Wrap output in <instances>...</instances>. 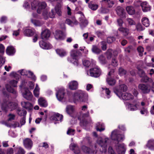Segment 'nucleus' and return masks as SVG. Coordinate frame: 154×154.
Instances as JSON below:
<instances>
[{"label": "nucleus", "mask_w": 154, "mask_h": 154, "mask_svg": "<svg viewBox=\"0 0 154 154\" xmlns=\"http://www.w3.org/2000/svg\"><path fill=\"white\" fill-rule=\"evenodd\" d=\"M18 82L17 81L15 80H12L9 82V84H6V88L7 90L9 92L11 93L14 94H16L17 91L14 89L12 87H14L17 86V84Z\"/></svg>", "instance_id": "6"}, {"label": "nucleus", "mask_w": 154, "mask_h": 154, "mask_svg": "<svg viewBox=\"0 0 154 154\" xmlns=\"http://www.w3.org/2000/svg\"><path fill=\"white\" fill-rule=\"evenodd\" d=\"M15 149L17 150V154H25L26 152L24 149L20 146H17Z\"/></svg>", "instance_id": "44"}, {"label": "nucleus", "mask_w": 154, "mask_h": 154, "mask_svg": "<svg viewBox=\"0 0 154 154\" xmlns=\"http://www.w3.org/2000/svg\"><path fill=\"white\" fill-rule=\"evenodd\" d=\"M138 88L141 92L143 94H147L149 93L151 89L150 85L147 84H140L138 85Z\"/></svg>", "instance_id": "7"}, {"label": "nucleus", "mask_w": 154, "mask_h": 154, "mask_svg": "<svg viewBox=\"0 0 154 154\" xmlns=\"http://www.w3.org/2000/svg\"><path fill=\"white\" fill-rule=\"evenodd\" d=\"M31 8L32 10H36L37 7L38 6L37 10L38 13L40 14L44 8H45L46 6V4L45 2H38L34 0L31 3Z\"/></svg>", "instance_id": "2"}, {"label": "nucleus", "mask_w": 154, "mask_h": 154, "mask_svg": "<svg viewBox=\"0 0 154 154\" xmlns=\"http://www.w3.org/2000/svg\"><path fill=\"white\" fill-rule=\"evenodd\" d=\"M102 89L103 90H104L105 89V92L106 94V96L107 97V98H109L110 97V91L109 90V88H102Z\"/></svg>", "instance_id": "53"}, {"label": "nucleus", "mask_w": 154, "mask_h": 154, "mask_svg": "<svg viewBox=\"0 0 154 154\" xmlns=\"http://www.w3.org/2000/svg\"><path fill=\"white\" fill-rule=\"evenodd\" d=\"M140 6L143 12H146L151 10V7L146 2H143L141 3Z\"/></svg>", "instance_id": "19"}, {"label": "nucleus", "mask_w": 154, "mask_h": 154, "mask_svg": "<svg viewBox=\"0 0 154 154\" xmlns=\"http://www.w3.org/2000/svg\"><path fill=\"white\" fill-rule=\"evenodd\" d=\"M26 117L25 116H23L22 118H21L20 123L21 124V126L24 125L26 123Z\"/></svg>", "instance_id": "64"}, {"label": "nucleus", "mask_w": 154, "mask_h": 154, "mask_svg": "<svg viewBox=\"0 0 154 154\" xmlns=\"http://www.w3.org/2000/svg\"><path fill=\"white\" fill-rule=\"evenodd\" d=\"M127 71L122 67H120L119 69V74L120 75L122 76L125 75Z\"/></svg>", "instance_id": "48"}, {"label": "nucleus", "mask_w": 154, "mask_h": 154, "mask_svg": "<svg viewBox=\"0 0 154 154\" xmlns=\"http://www.w3.org/2000/svg\"><path fill=\"white\" fill-rule=\"evenodd\" d=\"M87 97V94L84 91L79 90L74 94V98L78 101L83 102L84 99Z\"/></svg>", "instance_id": "5"}, {"label": "nucleus", "mask_w": 154, "mask_h": 154, "mask_svg": "<svg viewBox=\"0 0 154 154\" xmlns=\"http://www.w3.org/2000/svg\"><path fill=\"white\" fill-rule=\"evenodd\" d=\"M146 146L149 149L152 150H154V140L151 139L149 140Z\"/></svg>", "instance_id": "30"}, {"label": "nucleus", "mask_w": 154, "mask_h": 154, "mask_svg": "<svg viewBox=\"0 0 154 154\" xmlns=\"http://www.w3.org/2000/svg\"><path fill=\"white\" fill-rule=\"evenodd\" d=\"M66 111L68 114H71L74 112V108L72 106H67L66 108Z\"/></svg>", "instance_id": "41"}, {"label": "nucleus", "mask_w": 154, "mask_h": 154, "mask_svg": "<svg viewBox=\"0 0 154 154\" xmlns=\"http://www.w3.org/2000/svg\"><path fill=\"white\" fill-rule=\"evenodd\" d=\"M141 21L142 24L146 27H148L149 25V22L148 19L147 17H144L142 19Z\"/></svg>", "instance_id": "39"}, {"label": "nucleus", "mask_w": 154, "mask_h": 154, "mask_svg": "<svg viewBox=\"0 0 154 154\" xmlns=\"http://www.w3.org/2000/svg\"><path fill=\"white\" fill-rule=\"evenodd\" d=\"M18 72L22 75H28V71L25 69L19 70Z\"/></svg>", "instance_id": "56"}, {"label": "nucleus", "mask_w": 154, "mask_h": 154, "mask_svg": "<svg viewBox=\"0 0 154 154\" xmlns=\"http://www.w3.org/2000/svg\"><path fill=\"white\" fill-rule=\"evenodd\" d=\"M114 72V69L112 70L111 71L109 72L108 74V76L106 79V81L108 84L111 86L114 85L116 84L115 80L112 78L110 76L111 74Z\"/></svg>", "instance_id": "14"}, {"label": "nucleus", "mask_w": 154, "mask_h": 154, "mask_svg": "<svg viewBox=\"0 0 154 154\" xmlns=\"http://www.w3.org/2000/svg\"><path fill=\"white\" fill-rule=\"evenodd\" d=\"M16 104L14 102L7 101L4 102L2 105V110L5 112L12 111L16 108Z\"/></svg>", "instance_id": "3"}, {"label": "nucleus", "mask_w": 154, "mask_h": 154, "mask_svg": "<svg viewBox=\"0 0 154 154\" xmlns=\"http://www.w3.org/2000/svg\"><path fill=\"white\" fill-rule=\"evenodd\" d=\"M96 129L97 131L101 132L105 130V128L103 123L98 122L96 124Z\"/></svg>", "instance_id": "31"}, {"label": "nucleus", "mask_w": 154, "mask_h": 154, "mask_svg": "<svg viewBox=\"0 0 154 154\" xmlns=\"http://www.w3.org/2000/svg\"><path fill=\"white\" fill-rule=\"evenodd\" d=\"M28 77L31 78L32 80L35 81L36 79L35 76L34 75L33 73L29 71H28Z\"/></svg>", "instance_id": "50"}, {"label": "nucleus", "mask_w": 154, "mask_h": 154, "mask_svg": "<svg viewBox=\"0 0 154 154\" xmlns=\"http://www.w3.org/2000/svg\"><path fill=\"white\" fill-rule=\"evenodd\" d=\"M99 61L100 63L104 64L106 63L105 58L102 55H100L98 57Z\"/></svg>", "instance_id": "45"}, {"label": "nucleus", "mask_w": 154, "mask_h": 154, "mask_svg": "<svg viewBox=\"0 0 154 154\" xmlns=\"http://www.w3.org/2000/svg\"><path fill=\"white\" fill-rule=\"evenodd\" d=\"M57 53L61 57L65 56L66 55V51L63 49H57L56 50Z\"/></svg>", "instance_id": "33"}, {"label": "nucleus", "mask_w": 154, "mask_h": 154, "mask_svg": "<svg viewBox=\"0 0 154 154\" xmlns=\"http://www.w3.org/2000/svg\"><path fill=\"white\" fill-rule=\"evenodd\" d=\"M23 144L24 147L28 149H31L32 145V141L29 138H26L23 140Z\"/></svg>", "instance_id": "15"}, {"label": "nucleus", "mask_w": 154, "mask_h": 154, "mask_svg": "<svg viewBox=\"0 0 154 154\" xmlns=\"http://www.w3.org/2000/svg\"><path fill=\"white\" fill-rule=\"evenodd\" d=\"M45 9V8H44L42 11V10L41 12H43L42 15L44 19L46 20L48 18V15L47 10Z\"/></svg>", "instance_id": "52"}, {"label": "nucleus", "mask_w": 154, "mask_h": 154, "mask_svg": "<svg viewBox=\"0 0 154 154\" xmlns=\"http://www.w3.org/2000/svg\"><path fill=\"white\" fill-rule=\"evenodd\" d=\"M17 112L19 116H23V117L26 116L27 113L26 111L24 109H18Z\"/></svg>", "instance_id": "40"}, {"label": "nucleus", "mask_w": 154, "mask_h": 154, "mask_svg": "<svg viewBox=\"0 0 154 154\" xmlns=\"http://www.w3.org/2000/svg\"><path fill=\"white\" fill-rule=\"evenodd\" d=\"M92 51L93 53L97 54H99L101 52V50L95 45L92 46Z\"/></svg>", "instance_id": "36"}, {"label": "nucleus", "mask_w": 154, "mask_h": 154, "mask_svg": "<svg viewBox=\"0 0 154 154\" xmlns=\"http://www.w3.org/2000/svg\"><path fill=\"white\" fill-rule=\"evenodd\" d=\"M39 105L43 107H46L48 105V103L45 99L43 97H40L38 100Z\"/></svg>", "instance_id": "24"}, {"label": "nucleus", "mask_w": 154, "mask_h": 154, "mask_svg": "<svg viewBox=\"0 0 154 154\" xmlns=\"http://www.w3.org/2000/svg\"><path fill=\"white\" fill-rule=\"evenodd\" d=\"M121 96L122 99L125 100H132L134 98L133 95L128 93H125L122 94H121Z\"/></svg>", "instance_id": "22"}, {"label": "nucleus", "mask_w": 154, "mask_h": 154, "mask_svg": "<svg viewBox=\"0 0 154 154\" xmlns=\"http://www.w3.org/2000/svg\"><path fill=\"white\" fill-rule=\"evenodd\" d=\"M128 109L131 111H133L137 110V107L136 105H133L131 103H129L128 104Z\"/></svg>", "instance_id": "42"}, {"label": "nucleus", "mask_w": 154, "mask_h": 154, "mask_svg": "<svg viewBox=\"0 0 154 154\" xmlns=\"http://www.w3.org/2000/svg\"><path fill=\"white\" fill-rule=\"evenodd\" d=\"M8 116L9 117V118L8 119V121H10L14 119L15 117V116L14 114L10 113L8 115Z\"/></svg>", "instance_id": "63"}, {"label": "nucleus", "mask_w": 154, "mask_h": 154, "mask_svg": "<svg viewBox=\"0 0 154 154\" xmlns=\"http://www.w3.org/2000/svg\"><path fill=\"white\" fill-rule=\"evenodd\" d=\"M127 89V87L125 84L120 85L119 86V89L115 90L114 89V92L115 94L119 98H120V95L122 92L126 91Z\"/></svg>", "instance_id": "12"}, {"label": "nucleus", "mask_w": 154, "mask_h": 154, "mask_svg": "<svg viewBox=\"0 0 154 154\" xmlns=\"http://www.w3.org/2000/svg\"><path fill=\"white\" fill-rule=\"evenodd\" d=\"M82 55L81 53L78 51L73 50L70 52L71 57H68V61L73 63L74 65L78 66L79 65L78 59Z\"/></svg>", "instance_id": "1"}, {"label": "nucleus", "mask_w": 154, "mask_h": 154, "mask_svg": "<svg viewBox=\"0 0 154 154\" xmlns=\"http://www.w3.org/2000/svg\"><path fill=\"white\" fill-rule=\"evenodd\" d=\"M127 21L128 24L131 26L134 25L136 23L132 19L130 18H127Z\"/></svg>", "instance_id": "54"}, {"label": "nucleus", "mask_w": 154, "mask_h": 154, "mask_svg": "<svg viewBox=\"0 0 154 154\" xmlns=\"http://www.w3.org/2000/svg\"><path fill=\"white\" fill-rule=\"evenodd\" d=\"M118 30L122 32L125 36H127L129 33V30L127 28L121 27L119 28Z\"/></svg>", "instance_id": "32"}, {"label": "nucleus", "mask_w": 154, "mask_h": 154, "mask_svg": "<svg viewBox=\"0 0 154 154\" xmlns=\"http://www.w3.org/2000/svg\"><path fill=\"white\" fill-rule=\"evenodd\" d=\"M50 31L48 29H45L41 32V38L43 40H47L50 37Z\"/></svg>", "instance_id": "20"}, {"label": "nucleus", "mask_w": 154, "mask_h": 154, "mask_svg": "<svg viewBox=\"0 0 154 154\" xmlns=\"http://www.w3.org/2000/svg\"><path fill=\"white\" fill-rule=\"evenodd\" d=\"M116 39L114 37H109L107 38V42L108 43L110 44L115 41Z\"/></svg>", "instance_id": "55"}, {"label": "nucleus", "mask_w": 154, "mask_h": 154, "mask_svg": "<svg viewBox=\"0 0 154 154\" xmlns=\"http://www.w3.org/2000/svg\"><path fill=\"white\" fill-rule=\"evenodd\" d=\"M89 71L90 76L95 78L99 77L101 73L100 69L97 66L90 69Z\"/></svg>", "instance_id": "9"}, {"label": "nucleus", "mask_w": 154, "mask_h": 154, "mask_svg": "<svg viewBox=\"0 0 154 154\" xmlns=\"http://www.w3.org/2000/svg\"><path fill=\"white\" fill-rule=\"evenodd\" d=\"M140 113L142 115L147 116L149 113L148 108L146 106H143L140 108Z\"/></svg>", "instance_id": "37"}, {"label": "nucleus", "mask_w": 154, "mask_h": 154, "mask_svg": "<svg viewBox=\"0 0 154 154\" xmlns=\"http://www.w3.org/2000/svg\"><path fill=\"white\" fill-rule=\"evenodd\" d=\"M78 83L75 81H72L69 84V88L71 90L76 89L78 88Z\"/></svg>", "instance_id": "25"}, {"label": "nucleus", "mask_w": 154, "mask_h": 154, "mask_svg": "<svg viewBox=\"0 0 154 154\" xmlns=\"http://www.w3.org/2000/svg\"><path fill=\"white\" fill-rule=\"evenodd\" d=\"M111 136L112 140L118 142L122 141L124 138V135L120 134L119 131L117 130H115L112 132Z\"/></svg>", "instance_id": "4"}, {"label": "nucleus", "mask_w": 154, "mask_h": 154, "mask_svg": "<svg viewBox=\"0 0 154 154\" xmlns=\"http://www.w3.org/2000/svg\"><path fill=\"white\" fill-rule=\"evenodd\" d=\"M32 22L35 26H41L42 23L40 22V21L38 20H35L31 19Z\"/></svg>", "instance_id": "49"}, {"label": "nucleus", "mask_w": 154, "mask_h": 154, "mask_svg": "<svg viewBox=\"0 0 154 154\" xmlns=\"http://www.w3.org/2000/svg\"><path fill=\"white\" fill-rule=\"evenodd\" d=\"M136 29L138 31H142L143 29L141 24L140 23H138L136 26Z\"/></svg>", "instance_id": "59"}, {"label": "nucleus", "mask_w": 154, "mask_h": 154, "mask_svg": "<svg viewBox=\"0 0 154 154\" xmlns=\"http://www.w3.org/2000/svg\"><path fill=\"white\" fill-rule=\"evenodd\" d=\"M6 52L9 55H13L15 52V50L13 46H8L6 49Z\"/></svg>", "instance_id": "29"}, {"label": "nucleus", "mask_w": 154, "mask_h": 154, "mask_svg": "<svg viewBox=\"0 0 154 154\" xmlns=\"http://www.w3.org/2000/svg\"><path fill=\"white\" fill-rule=\"evenodd\" d=\"M89 116V112L87 111L86 113L82 114V119H80V125L83 128H85L88 126V122L85 119V118Z\"/></svg>", "instance_id": "10"}, {"label": "nucleus", "mask_w": 154, "mask_h": 154, "mask_svg": "<svg viewBox=\"0 0 154 154\" xmlns=\"http://www.w3.org/2000/svg\"><path fill=\"white\" fill-rule=\"evenodd\" d=\"M56 13L54 11V10L52 9L51 12L49 13V16L51 18H54L55 17V15Z\"/></svg>", "instance_id": "60"}, {"label": "nucleus", "mask_w": 154, "mask_h": 154, "mask_svg": "<svg viewBox=\"0 0 154 154\" xmlns=\"http://www.w3.org/2000/svg\"><path fill=\"white\" fill-rule=\"evenodd\" d=\"M89 7L93 10H96L98 8V5L96 4L89 3L88 4Z\"/></svg>", "instance_id": "46"}, {"label": "nucleus", "mask_w": 154, "mask_h": 154, "mask_svg": "<svg viewBox=\"0 0 154 154\" xmlns=\"http://www.w3.org/2000/svg\"><path fill=\"white\" fill-rule=\"evenodd\" d=\"M101 45V47L103 51H105L106 49V44L105 41H102L100 43Z\"/></svg>", "instance_id": "57"}, {"label": "nucleus", "mask_w": 154, "mask_h": 154, "mask_svg": "<svg viewBox=\"0 0 154 154\" xmlns=\"http://www.w3.org/2000/svg\"><path fill=\"white\" fill-rule=\"evenodd\" d=\"M23 97L28 100H31L33 97L32 93L27 88H25L22 93Z\"/></svg>", "instance_id": "13"}, {"label": "nucleus", "mask_w": 154, "mask_h": 154, "mask_svg": "<svg viewBox=\"0 0 154 154\" xmlns=\"http://www.w3.org/2000/svg\"><path fill=\"white\" fill-rule=\"evenodd\" d=\"M69 147L70 149L73 151L75 154L80 153V149L77 144L72 143L70 145Z\"/></svg>", "instance_id": "18"}, {"label": "nucleus", "mask_w": 154, "mask_h": 154, "mask_svg": "<svg viewBox=\"0 0 154 154\" xmlns=\"http://www.w3.org/2000/svg\"><path fill=\"white\" fill-rule=\"evenodd\" d=\"M82 149L84 152L88 153H90L91 149L89 147L85 146H83L82 147Z\"/></svg>", "instance_id": "51"}, {"label": "nucleus", "mask_w": 154, "mask_h": 154, "mask_svg": "<svg viewBox=\"0 0 154 154\" xmlns=\"http://www.w3.org/2000/svg\"><path fill=\"white\" fill-rule=\"evenodd\" d=\"M54 37L56 39L60 40H63L65 38L63 32L62 31L59 30H57L56 31Z\"/></svg>", "instance_id": "16"}, {"label": "nucleus", "mask_w": 154, "mask_h": 154, "mask_svg": "<svg viewBox=\"0 0 154 154\" xmlns=\"http://www.w3.org/2000/svg\"><path fill=\"white\" fill-rule=\"evenodd\" d=\"M117 146L119 149L120 150V151H119L120 152L118 153V154H125L126 151V148L124 144L118 143Z\"/></svg>", "instance_id": "26"}, {"label": "nucleus", "mask_w": 154, "mask_h": 154, "mask_svg": "<svg viewBox=\"0 0 154 154\" xmlns=\"http://www.w3.org/2000/svg\"><path fill=\"white\" fill-rule=\"evenodd\" d=\"M22 106L29 110H31L32 108V104L28 102H21Z\"/></svg>", "instance_id": "28"}, {"label": "nucleus", "mask_w": 154, "mask_h": 154, "mask_svg": "<svg viewBox=\"0 0 154 154\" xmlns=\"http://www.w3.org/2000/svg\"><path fill=\"white\" fill-rule=\"evenodd\" d=\"M24 34L27 36H31L34 35V32L31 29H26L24 31Z\"/></svg>", "instance_id": "35"}, {"label": "nucleus", "mask_w": 154, "mask_h": 154, "mask_svg": "<svg viewBox=\"0 0 154 154\" xmlns=\"http://www.w3.org/2000/svg\"><path fill=\"white\" fill-rule=\"evenodd\" d=\"M75 130L71 128H69L67 132V134L69 135H73L75 134Z\"/></svg>", "instance_id": "62"}, {"label": "nucleus", "mask_w": 154, "mask_h": 154, "mask_svg": "<svg viewBox=\"0 0 154 154\" xmlns=\"http://www.w3.org/2000/svg\"><path fill=\"white\" fill-rule=\"evenodd\" d=\"M102 1L106 2V3H107L108 7L109 8L112 7L114 4V2L111 0H103Z\"/></svg>", "instance_id": "43"}, {"label": "nucleus", "mask_w": 154, "mask_h": 154, "mask_svg": "<svg viewBox=\"0 0 154 154\" xmlns=\"http://www.w3.org/2000/svg\"><path fill=\"white\" fill-rule=\"evenodd\" d=\"M111 64L114 66H116L118 65V63L117 60L116 58H113Z\"/></svg>", "instance_id": "58"}, {"label": "nucleus", "mask_w": 154, "mask_h": 154, "mask_svg": "<svg viewBox=\"0 0 154 154\" xmlns=\"http://www.w3.org/2000/svg\"><path fill=\"white\" fill-rule=\"evenodd\" d=\"M109 139L106 138L104 139H99L97 142V143L101 146L103 149V152H105L106 151L107 143Z\"/></svg>", "instance_id": "8"}, {"label": "nucleus", "mask_w": 154, "mask_h": 154, "mask_svg": "<svg viewBox=\"0 0 154 154\" xmlns=\"http://www.w3.org/2000/svg\"><path fill=\"white\" fill-rule=\"evenodd\" d=\"M56 91H57L56 96L57 99L59 101L62 100L65 94V89L62 88H57L56 89Z\"/></svg>", "instance_id": "11"}, {"label": "nucleus", "mask_w": 154, "mask_h": 154, "mask_svg": "<svg viewBox=\"0 0 154 154\" xmlns=\"http://www.w3.org/2000/svg\"><path fill=\"white\" fill-rule=\"evenodd\" d=\"M83 65L86 67H88L90 65V62L88 60H85L82 61Z\"/></svg>", "instance_id": "61"}, {"label": "nucleus", "mask_w": 154, "mask_h": 154, "mask_svg": "<svg viewBox=\"0 0 154 154\" xmlns=\"http://www.w3.org/2000/svg\"><path fill=\"white\" fill-rule=\"evenodd\" d=\"M63 115L58 113H54L51 117V119L55 121H62L63 120Z\"/></svg>", "instance_id": "17"}, {"label": "nucleus", "mask_w": 154, "mask_h": 154, "mask_svg": "<svg viewBox=\"0 0 154 154\" xmlns=\"http://www.w3.org/2000/svg\"><path fill=\"white\" fill-rule=\"evenodd\" d=\"M39 90L40 88H39L38 85L37 84H36L35 87L33 91L34 95L36 97H39Z\"/></svg>", "instance_id": "38"}, {"label": "nucleus", "mask_w": 154, "mask_h": 154, "mask_svg": "<svg viewBox=\"0 0 154 154\" xmlns=\"http://www.w3.org/2000/svg\"><path fill=\"white\" fill-rule=\"evenodd\" d=\"M141 81L142 82L146 83L148 82H151L152 80L149 78L146 75L143 76L142 78L141 79Z\"/></svg>", "instance_id": "47"}, {"label": "nucleus", "mask_w": 154, "mask_h": 154, "mask_svg": "<svg viewBox=\"0 0 154 154\" xmlns=\"http://www.w3.org/2000/svg\"><path fill=\"white\" fill-rule=\"evenodd\" d=\"M126 10L127 13L129 14L132 15L135 13V10L133 7L128 6L126 7Z\"/></svg>", "instance_id": "34"}, {"label": "nucleus", "mask_w": 154, "mask_h": 154, "mask_svg": "<svg viewBox=\"0 0 154 154\" xmlns=\"http://www.w3.org/2000/svg\"><path fill=\"white\" fill-rule=\"evenodd\" d=\"M117 13L119 16L123 17L125 16V12L123 8L120 6L117 7L116 8Z\"/></svg>", "instance_id": "23"}, {"label": "nucleus", "mask_w": 154, "mask_h": 154, "mask_svg": "<svg viewBox=\"0 0 154 154\" xmlns=\"http://www.w3.org/2000/svg\"><path fill=\"white\" fill-rule=\"evenodd\" d=\"M79 21L80 22V26L82 29L85 27L88 24V22L87 20L85 19V17H80Z\"/></svg>", "instance_id": "27"}, {"label": "nucleus", "mask_w": 154, "mask_h": 154, "mask_svg": "<svg viewBox=\"0 0 154 154\" xmlns=\"http://www.w3.org/2000/svg\"><path fill=\"white\" fill-rule=\"evenodd\" d=\"M40 47L45 49H49L52 48V45L49 43H46L43 41H41L39 42Z\"/></svg>", "instance_id": "21"}]
</instances>
